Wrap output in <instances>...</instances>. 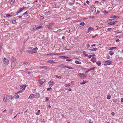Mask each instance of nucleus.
<instances>
[{
    "mask_svg": "<svg viewBox=\"0 0 123 123\" xmlns=\"http://www.w3.org/2000/svg\"><path fill=\"white\" fill-rule=\"evenodd\" d=\"M12 98L8 95H5L3 98V101L4 102H6L8 101L10 99H12Z\"/></svg>",
    "mask_w": 123,
    "mask_h": 123,
    "instance_id": "f257e3e1",
    "label": "nucleus"
},
{
    "mask_svg": "<svg viewBox=\"0 0 123 123\" xmlns=\"http://www.w3.org/2000/svg\"><path fill=\"white\" fill-rule=\"evenodd\" d=\"M17 62L15 59H13L12 60L11 62L12 67L14 68L16 65Z\"/></svg>",
    "mask_w": 123,
    "mask_h": 123,
    "instance_id": "f03ea898",
    "label": "nucleus"
},
{
    "mask_svg": "<svg viewBox=\"0 0 123 123\" xmlns=\"http://www.w3.org/2000/svg\"><path fill=\"white\" fill-rule=\"evenodd\" d=\"M112 61L110 60H107L104 61V62L105 63L104 64V65L105 66H106L107 65H110L111 64V62Z\"/></svg>",
    "mask_w": 123,
    "mask_h": 123,
    "instance_id": "7ed1b4c3",
    "label": "nucleus"
},
{
    "mask_svg": "<svg viewBox=\"0 0 123 123\" xmlns=\"http://www.w3.org/2000/svg\"><path fill=\"white\" fill-rule=\"evenodd\" d=\"M45 79H43L41 80H40L39 82V83L41 85L43 83H44L45 81Z\"/></svg>",
    "mask_w": 123,
    "mask_h": 123,
    "instance_id": "20e7f679",
    "label": "nucleus"
},
{
    "mask_svg": "<svg viewBox=\"0 0 123 123\" xmlns=\"http://www.w3.org/2000/svg\"><path fill=\"white\" fill-rule=\"evenodd\" d=\"M3 62L4 64H6L8 63L9 62L8 60L6 58H4Z\"/></svg>",
    "mask_w": 123,
    "mask_h": 123,
    "instance_id": "39448f33",
    "label": "nucleus"
},
{
    "mask_svg": "<svg viewBox=\"0 0 123 123\" xmlns=\"http://www.w3.org/2000/svg\"><path fill=\"white\" fill-rule=\"evenodd\" d=\"M49 85L51 86L54 85L55 84V82L52 80H50L49 81Z\"/></svg>",
    "mask_w": 123,
    "mask_h": 123,
    "instance_id": "423d86ee",
    "label": "nucleus"
},
{
    "mask_svg": "<svg viewBox=\"0 0 123 123\" xmlns=\"http://www.w3.org/2000/svg\"><path fill=\"white\" fill-rule=\"evenodd\" d=\"M78 75L80 76L81 78H82L85 76V75L83 74H81L79 73L78 74Z\"/></svg>",
    "mask_w": 123,
    "mask_h": 123,
    "instance_id": "0eeeda50",
    "label": "nucleus"
},
{
    "mask_svg": "<svg viewBox=\"0 0 123 123\" xmlns=\"http://www.w3.org/2000/svg\"><path fill=\"white\" fill-rule=\"evenodd\" d=\"M119 18L118 17L115 16V15H114V16L112 15V16H111L110 17V18Z\"/></svg>",
    "mask_w": 123,
    "mask_h": 123,
    "instance_id": "6e6552de",
    "label": "nucleus"
},
{
    "mask_svg": "<svg viewBox=\"0 0 123 123\" xmlns=\"http://www.w3.org/2000/svg\"><path fill=\"white\" fill-rule=\"evenodd\" d=\"M28 52H29V53L33 54L35 53L36 52L33 50H30L29 51H27Z\"/></svg>",
    "mask_w": 123,
    "mask_h": 123,
    "instance_id": "1a4fd4ad",
    "label": "nucleus"
},
{
    "mask_svg": "<svg viewBox=\"0 0 123 123\" xmlns=\"http://www.w3.org/2000/svg\"><path fill=\"white\" fill-rule=\"evenodd\" d=\"M116 23L115 22L113 21L111 22H110L108 23V24L110 25H114Z\"/></svg>",
    "mask_w": 123,
    "mask_h": 123,
    "instance_id": "9d476101",
    "label": "nucleus"
},
{
    "mask_svg": "<svg viewBox=\"0 0 123 123\" xmlns=\"http://www.w3.org/2000/svg\"><path fill=\"white\" fill-rule=\"evenodd\" d=\"M18 93L17 92V93H15V95L14 96L16 98H18L19 97V96L17 94Z\"/></svg>",
    "mask_w": 123,
    "mask_h": 123,
    "instance_id": "9b49d317",
    "label": "nucleus"
},
{
    "mask_svg": "<svg viewBox=\"0 0 123 123\" xmlns=\"http://www.w3.org/2000/svg\"><path fill=\"white\" fill-rule=\"evenodd\" d=\"M94 29L93 28L91 27H90L88 28V32H89L90 31H91L92 30H93Z\"/></svg>",
    "mask_w": 123,
    "mask_h": 123,
    "instance_id": "f8f14e48",
    "label": "nucleus"
},
{
    "mask_svg": "<svg viewBox=\"0 0 123 123\" xmlns=\"http://www.w3.org/2000/svg\"><path fill=\"white\" fill-rule=\"evenodd\" d=\"M47 62L48 63H55V62H54L53 61V60H49V61H47Z\"/></svg>",
    "mask_w": 123,
    "mask_h": 123,
    "instance_id": "ddd939ff",
    "label": "nucleus"
},
{
    "mask_svg": "<svg viewBox=\"0 0 123 123\" xmlns=\"http://www.w3.org/2000/svg\"><path fill=\"white\" fill-rule=\"evenodd\" d=\"M97 48H95L93 49H91L89 50H88L90 51H95L97 50Z\"/></svg>",
    "mask_w": 123,
    "mask_h": 123,
    "instance_id": "4468645a",
    "label": "nucleus"
},
{
    "mask_svg": "<svg viewBox=\"0 0 123 123\" xmlns=\"http://www.w3.org/2000/svg\"><path fill=\"white\" fill-rule=\"evenodd\" d=\"M28 64V63L26 62H25L23 64L20 66L21 67H22L23 66H25L26 65H27Z\"/></svg>",
    "mask_w": 123,
    "mask_h": 123,
    "instance_id": "2eb2a0df",
    "label": "nucleus"
},
{
    "mask_svg": "<svg viewBox=\"0 0 123 123\" xmlns=\"http://www.w3.org/2000/svg\"><path fill=\"white\" fill-rule=\"evenodd\" d=\"M92 11L93 12H95L96 11V8L95 7H93L92 8Z\"/></svg>",
    "mask_w": 123,
    "mask_h": 123,
    "instance_id": "dca6fc26",
    "label": "nucleus"
},
{
    "mask_svg": "<svg viewBox=\"0 0 123 123\" xmlns=\"http://www.w3.org/2000/svg\"><path fill=\"white\" fill-rule=\"evenodd\" d=\"M75 63L77 64H81V62L80 61H78L76 60L75 61Z\"/></svg>",
    "mask_w": 123,
    "mask_h": 123,
    "instance_id": "f3484780",
    "label": "nucleus"
},
{
    "mask_svg": "<svg viewBox=\"0 0 123 123\" xmlns=\"http://www.w3.org/2000/svg\"><path fill=\"white\" fill-rule=\"evenodd\" d=\"M96 64L98 65V66H99L100 65L101 63L100 61H98L96 62Z\"/></svg>",
    "mask_w": 123,
    "mask_h": 123,
    "instance_id": "a211bd4d",
    "label": "nucleus"
},
{
    "mask_svg": "<svg viewBox=\"0 0 123 123\" xmlns=\"http://www.w3.org/2000/svg\"><path fill=\"white\" fill-rule=\"evenodd\" d=\"M32 28H33V30H35L36 29H37V27L35 25H34L32 26Z\"/></svg>",
    "mask_w": 123,
    "mask_h": 123,
    "instance_id": "6ab92c4d",
    "label": "nucleus"
},
{
    "mask_svg": "<svg viewBox=\"0 0 123 123\" xmlns=\"http://www.w3.org/2000/svg\"><path fill=\"white\" fill-rule=\"evenodd\" d=\"M13 111V110L12 109H10L9 111V113L11 114H12V113Z\"/></svg>",
    "mask_w": 123,
    "mask_h": 123,
    "instance_id": "aec40b11",
    "label": "nucleus"
},
{
    "mask_svg": "<svg viewBox=\"0 0 123 123\" xmlns=\"http://www.w3.org/2000/svg\"><path fill=\"white\" fill-rule=\"evenodd\" d=\"M65 68H67L69 69H73L74 68L70 66H65Z\"/></svg>",
    "mask_w": 123,
    "mask_h": 123,
    "instance_id": "412c9836",
    "label": "nucleus"
},
{
    "mask_svg": "<svg viewBox=\"0 0 123 123\" xmlns=\"http://www.w3.org/2000/svg\"><path fill=\"white\" fill-rule=\"evenodd\" d=\"M54 22H51V23H50L49 24V26H52L53 25H54Z\"/></svg>",
    "mask_w": 123,
    "mask_h": 123,
    "instance_id": "4be33fe9",
    "label": "nucleus"
},
{
    "mask_svg": "<svg viewBox=\"0 0 123 123\" xmlns=\"http://www.w3.org/2000/svg\"><path fill=\"white\" fill-rule=\"evenodd\" d=\"M91 61L93 62H94L96 61L95 59L92 58L91 59Z\"/></svg>",
    "mask_w": 123,
    "mask_h": 123,
    "instance_id": "5701e85b",
    "label": "nucleus"
},
{
    "mask_svg": "<svg viewBox=\"0 0 123 123\" xmlns=\"http://www.w3.org/2000/svg\"><path fill=\"white\" fill-rule=\"evenodd\" d=\"M25 90V87L23 88L21 90L19 91V92H18V93H22L24 91V90Z\"/></svg>",
    "mask_w": 123,
    "mask_h": 123,
    "instance_id": "b1692460",
    "label": "nucleus"
},
{
    "mask_svg": "<svg viewBox=\"0 0 123 123\" xmlns=\"http://www.w3.org/2000/svg\"><path fill=\"white\" fill-rule=\"evenodd\" d=\"M95 69V67H93V68H90L88 70V71L89 72L91 70H94Z\"/></svg>",
    "mask_w": 123,
    "mask_h": 123,
    "instance_id": "393cba45",
    "label": "nucleus"
},
{
    "mask_svg": "<svg viewBox=\"0 0 123 123\" xmlns=\"http://www.w3.org/2000/svg\"><path fill=\"white\" fill-rule=\"evenodd\" d=\"M80 25L84 26L85 25V24L84 22H80Z\"/></svg>",
    "mask_w": 123,
    "mask_h": 123,
    "instance_id": "a878e982",
    "label": "nucleus"
},
{
    "mask_svg": "<svg viewBox=\"0 0 123 123\" xmlns=\"http://www.w3.org/2000/svg\"><path fill=\"white\" fill-rule=\"evenodd\" d=\"M36 96L37 97L39 98V97L40 96V95L39 94L37 93L36 95Z\"/></svg>",
    "mask_w": 123,
    "mask_h": 123,
    "instance_id": "bb28decb",
    "label": "nucleus"
},
{
    "mask_svg": "<svg viewBox=\"0 0 123 123\" xmlns=\"http://www.w3.org/2000/svg\"><path fill=\"white\" fill-rule=\"evenodd\" d=\"M12 16V15H11L10 14H7L6 15V17L7 18H8L9 17H11Z\"/></svg>",
    "mask_w": 123,
    "mask_h": 123,
    "instance_id": "cd10ccee",
    "label": "nucleus"
},
{
    "mask_svg": "<svg viewBox=\"0 0 123 123\" xmlns=\"http://www.w3.org/2000/svg\"><path fill=\"white\" fill-rule=\"evenodd\" d=\"M33 51H36L38 49V48L37 47H36V48H33Z\"/></svg>",
    "mask_w": 123,
    "mask_h": 123,
    "instance_id": "c85d7f7f",
    "label": "nucleus"
},
{
    "mask_svg": "<svg viewBox=\"0 0 123 123\" xmlns=\"http://www.w3.org/2000/svg\"><path fill=\"white\" fill-rule=\"evenodd\" d=\"M111 95H109L107 96V98L108 99H109L111 98Z\"/></svg>",
    "mask_w": 123,
    "mask_h": 123,
    "instance_id": "c756f323",
    "label": "nucleus"
},
{
    "mask_svg": "<svg viewBox=\"0 0 123 123\" xmlns=\"http://www.w3.org/2000/svg\"><path fill=\"white\" fill-rule=\"evenodd\" d=\"M64 65L63 64H61L59 65V67H60L63 68L64 67H65V66H64Z\"/></svg>",
    "mask_w": 123,
    "mask_h": 123,
    "instance_id": "7c9ffc66",
    "label": "nucleus"
},
{
    "mask_svg": "<svg viewBox=\"0 0 123 123\" xmlns=\"http://www.w3.org/2000/svg\"><path fill=\"white\" fill-rule=\"evenodd\" d=\"M109 54L111 55L114 54V53L112 51H110L109 52Z\"/></svg>",
    "mask_w": 123,
    "mask_h": 123,
    "instance_id": "2f4dec72",
    "label": "nucleus"
},
{
    "mask_svg": "<svg viewBox=\"0 0 123 123\" xmlns=\"http://www.w3.org/2000/svg\"><path fill=\"white\" fill-rule=\"evenodd\" d=\"M52 90V88L51 87H49V88H48L47 89V91H51Z\"/></svg>",
    "mask_w": 123,
    "mask_h": 123,
    "instance_id": "473e14b6",
    "label": "nucleus"
},
{
    "mask_svg": "<svg viewBox=\"0 0 123 123\" xmlns=\"http://www.w3.org/2000/svg\"><path fill=\"white\" fill-rule=\"evenodd\" d=\"M74 2L73 3H72L71 2H69V5L71 6L72 5L74 4Z\"/></svg>",
    "mask_w": 123,
    "mask_h": 123,
    "instance_id": "72a5a7b5",
    "label": "nucleus"
},
{
    "mask_svg": "<svg viewBox=\"0 0 123 123\" xmlns=\"http://www.w3.org/2000/svg\"><path fill=\"white\" fill-rule=\"evenodd\" d=\"M34 96V94H31L29 98H31L32 97Z\"/></svg>",
    "mask_w": 123,
    "mask_h": 123,
    "instance_id": "f704fd0d",
    "label": "nucleus"
},
{
    "mask_svg": "<svg viewBox=\"0 0 123 123\" xmlns=\"http://www.w3.org/2000/svg\"><path fill=\"white\" fill-rule=\"evenodd\" d=\"M86 83V82L83 80V82L81 83H80V84H85Z\"/></svg>",
    "mask_w": 123,
    "mask_h": 123,
    "instance_id": "c9c22d12",
    "label": "nucleus"
},
{
    "mask_svg": "<svg viewBox=\"0 0 123 123\" xmlns=\"http://www.w3.org/2000/svg\"><path fill=\"white\" fill-rule=\"evenodd\" d=\"M24 7L22 8H20L19 9V11L20 12H21L24 9Z\"/></svg>",
    "mask_w": 123,
    "mask_h": 123,
    "instance_id": "e433bc0d",
    "label": "nucleus"
},
{
    "mask_svg": "<svg viewBox=\"0 0 123 123\" xmlns=\"http://www.w3.org/2000/svg\"><path fill=\"white\" fill-rule=\"evenodd\" d=\"M37 29L38 30L40 28H43V27L41 26H39L38 27H37Z\"/></svg>",
    "mask_w": 123,
    "mask_h": 123,
    "instance_id": "4c0bfd02",
    "label": "nucleus"
},
{
    "mask_svg": "<svg viewBox=\"0 0 123 123\" xmlns=\"http://www.w3.org/2000/svg\"><path fill=\"white\" fill-rule=\"evenodd\" d=\"M16 21L15 20H13L12 21V22L13 24H15L16 23Z\"/></svg>",
    "mask_w": 123,
    "mask_h": 123,
    "instance_id": "58836bf2",
    "label": "nucleus"
},
{
    "mask_svg": "<svg viewBox=\"0 0 123 123\" xmlns=\"http://www.w3.org/2000/svg\"><path fill=\"white\" fill-rule=\"evenodd\" d=\"M62 57H63V58L64 59H66L68 58V57L67 56H62Z\"/></svg>",
    "mask_w": 123,
    "mask_h": 123,
    "instance_id": "ea45409f",
    "label": "nucleus"
},
{
    "mask_svg": "<svg viewBox=\"0 0 123 123\" xmlns=\"http://www.w3.org/2000/svg\"><path fill=\"white\" fill-rule=\"evenodd\" d=\"M70 85L69 83L68 84H65V86L66 87H68V86H70Z\"/></svg>",
    "mask_w": 123,
    "mask_h": 123,
    "instance_id": "a19ab883",
    "label": "nucleus"
},
{
    "mask_svg": "<svg viewBox=\"0 0 123 123\" xmlns=\"http://www.w3.org/2000/svg\"><path fill=\"white\" fill-rule=\"evenodd\" d=\"M14 1L13 0H12L10 2V4L12 5Z\"/></svg>",
    "mask_w": 123,
    "mask_h": 123,
    "instance_id": "79ce46f5",
    "label": "nucleus"
},
{
    "mask_svg": "<svg viewBox=\"0 0 123 123\" xmlns=\"http://www.w3.org/2000/svg\"><path fill=\"white\" fill-rule=\"evenodd\" d=\"M56 76L57 77V78H61L62 77L60 76Z\"/></svg>",
    "mask_w": 123,
    "mask_h": 123,
    "instance_id": "37998d69",
    "label": "nucleus"
},
{
    "mask_svg": "<svg viewBox=\"0 0 123 123\" xmlns=\"http://www.w3.org/2000/svg\"><path fill=\"white\" fill-rule=\"evenodd\" d=\"M114 49V47H111L110 48L109 50H112Z\"/></svg>",
    "mask_w": 123,
    "mask_h": 123,
    "instance_id": "c03bdc74",
    "label": "nucleus"
},
{
    "mask_svg": "<svg viewBox=\"0 0 123 123\" xmlns=\"http://www.w3.org/2000/svg\"><path fill=\"white\" fill-rule=\"evenodd\" d=\"M40 18L41 19H44V17L43 16H41L40 17Z\"/></svg>",
    "mask_w": 123,
    "mask_h": 123,
    "instance_id": "a18cd8bd",
    "label": "nucleus"
},
{
    "mask_svg": "<svg viewBox=\"0 0 123 123\" xmlns=\"http://www.w3.org/2000/svg\"><path fill=\"white\" fill-rule=\"evenodd\" d=\"M113 19H109V20H108V21H109L110 22H112L113 21Z\"/></svg>",
    "mask_w": 123,
    "mask_h": 123,
    "instance_id": "49530a36",
    "label": "nucleus"
},
{
    "mask_svg": "<svg viewBox=\"0 0 123 123\" xmlns=\"http://www.w3.org/2000/svg\"><path fill=\"white\" fill-rule=\"evenodd\" d=\"M72 60L71 59H66V61H70L71 60Z\"/></svg>",
    "mask_w": 123,
    "mask_h": 123,
    "instance_id": "de8ad7c7",
    "label": "nucleus"
},
{
    "mask_svg": "<svg viewBox=\"0 0 123 123\" xmlns=\"http://www.w3.org/2000/svg\"><path fill=\"white\" fill-rule=\"evenodd\" d=\"M83 55H85L84 56H88V54H86L84 53Z\"/></svg>",
    "mask_w": 123,
    "mask_h": 123,
    "instance_id": "09e8293b",
    "label": "nucleus"
},
{
    "mask_svg": "<svg viewBox=\"0 0 123 123\" xmlns=\"http://www.w3.org/2000/svg\"><path fill=\"white\" fill-rule=\"evenodd\" d=\"M117 99H114L113 100V102L115 103L117 101Z\"/></svg>",
    "mask_w": 123,
    "mask_h": 123,
    "instance_id": "8fccbe9b",
    "label": "nucleus"
},
{
    "mask_svg": "<svg viewBox=\"0 0 123 123\" xmlns=\"http://www.w3.org/2000/svg\"><path fill=\"white\" fill-rule=\"evenodd\" d=\"M27 11H26V12H25L24 13V14H23V15H26L27 14Z\"/></svg>",
    "mask_w": 123,
    "mask_h": 123,
    "instance_id": "3c124183",
    "label": "nucleus"
},
{
    "mask_svg": "<svg viewBox=\"0 0 123 123\" xmlns=\"http://www.w3.org/2000/svg\"><path fill=\"white\" fill-rule=\"evenodd\" d=\"M98 36V35L97 34H96L94 36H93L92 37L93 38H95L96 37Z\"/></svg>",
    "mask_w": 123,
    "mask_h": 123,
    "instance_id": "603ef678",
    "label": "nucleus"
},
{
    "mask_svg": "<svg viewBox=\"0 0 123 123\" xmlns=\"http://www.w3.org/2000/svg\"><path fill=\"white\" fill-rule=\"evenodd\" d=\"M92 56V55H90L88 56V58L89 59H90L91 58Z\"/></svg>",
    "mask_w": 123,
    "mask_h": 123,
    "instance_id": "864d4df0",
    "label": "nucleus"
},
{
    "mask_svg": "<svg viewBox=\"0 0 123 123\" xmlns=\"http://www.w3.org/2000/svg\"><path fill=\"white\" fill-rule=\"evenodd\" d=\"M111 28H109L107 30L108 31H110L111 30Z\"/></svg>",
    "mask_w": 123,
    "mask_h": 123,
    "instance_id": "5fc2aeb1",
    "label": "nucleus"
},
{
    "mask_svg": "<svg viewBox=\"0 0 123 123\" xmlns=\"http://www.w3.org/2000/svg\"><path fill=\"white\" fill-rule=\"evenodd\" d=\"M116 41L117 42H118L120 41V40L119 39H117L116 40Z\"/></svg>",
    "mask_w": 123,
    "mask_h": 123,
    "instance_id": "6e6d98bb",
    "label": "nucleus"
},
{
    "mask_svg": "<svg viewBox=\"0 0 123 123\" xmlns=\"http://www.w3.org/2000/svg\"><path fill=\"white\" fill-rule=\"evenodd\" d=\"M86 2L87 4H89V1L88 0H86Z\"/></svg>",
    "mask_w": 123,
    "mask_h": 123,
    "instance_id": "4d7b16f0",
    "label": "nucleus"
},
{
    "mask_svg": "<svg viewBox=\"0 0 123 123\" xmlns=\"http://www.w3.org/2000/svg\"><path fill=\"white\" fill-rule=\"evenodd\" d=\"M49 99V98L48 97H47L46 99V101H48Z\"/></svg>",
    "mask_w": 123,
    "mask_h": 123,
    "instance_id": "13d9d810",
    "label": "nucleus"
},
{
    "mask_svg": "<svg viewBox=\"0 0 123 123\" xmlns=\"http://www.w3.org/2000/svg\"><path fill=\"white\" fill-rule=\"evenodd\" d=\"M33 47H29V49H31V50H33Z\"/></svg>",
    "mask_w": 123,
    "mask_h": 123,
    "instance_id": "bf43d9fd",
    "label": "nucleus"
},
{
    "mask_svg": "<svg viewBox=\"0 0 123 123\" xmlns=\"http://www.w3.org/2000/svg\"><path fill=\"white\" fill-rule=\"evenodd\" d=\"M111 114L113 116L114 115V113L113 112H112L111 113Z\"/></svg>",
    "mask_w": 123,
    "mask_h": 123,
    "instance_id": "052dcab7",
    "label": "nucleus"
},
{
    "mask_svg": "<svg viewBox=\"0 0 123 123\" xmlns=\"http://www.w3.org/2000/svg\"><path fill=\"white\" fill-rule=\"evenodd\" d=\"M20 86V88L21 89H22L23 88V86Z\"/></svg>",
    "mask_w": 123,
    "mask_h": 123,
    "instance_id": "680f3d73",
    "label": "nucleus"
},
{
    "mask_svg": "<svg viewBox=\"0 0 123 123\" xmlns=\"http://www.w3.org/2000/svg\"><path fill=\"white\" fill-rule=\"evenodd\" d=\"M22 17L21 16H18L16 17L17 18H22Z\"/></svg>",
    "mask_w": 123,
    "mask_h": 123,
    "instance_id": "e2e57ef3",
    "label": "nucleus"
},
{
    "mask_svg": "<svg viewBox=\"0 0 123 123\" xmlns=\"http://www.w3.org/2000/svg\"><path fill=\"white\" fill-rule=\"evenodd\" d=\"M65 36H63V37H62V39H65Z\"/></svg>",
    "mask_w": 123,
    "mask_h": 123,
    "instance_id": "0e129e2a",
    "label": "nucleus"
},
{
    "mask_svg": "<svg viewBox=\"0 0 123 123\" xmlns=\"http://www.w3.org/2000/svg\"><path fill=\"white\" fill-rule=\"evenodd\" d=\"M90 47V45H89V44H87V48H89V47Z\"/></svg>",
    "mask_w": 123,
    "mask_h": 123,
    "instance_id": "69168bd1",
    "label": "nucleus"
},
{
    "mask_svg": "<svg viewBox=\"0 0 123 123\" xmlns=\"http://www.w3.org/2000/svg\"><path fill=\"white\" fill-rule=\"evenodd\" d=\"M121 101L122 102H123V98H122L121 99Z\"/></svg>",
    "mask_w": 123,
    "mask_h": 123,
    "instance_id": "338daca9",
    "label": "nucleus"
},
{
    "mask_svg": "<svg viewBox=\"0 0 123 123\" xmlns=\"http://www.w3.org/2000/svg\"><path fill=\"white\" fill-rule=\"evenodd\" d=\"M36 114L37 115H39V112L38 113L37 112L36 113Z\"/></svg>",
    "mask_w": 123,
    "mask_h": 123,
    "instance_id": "774afa93",
    "label": "nucleus"
}]
</instances>
